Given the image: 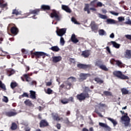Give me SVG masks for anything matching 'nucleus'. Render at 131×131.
I'll use <instances>...</instances> for the list:
<instances>
[{"instance_id": "nucleus-44", "label": "nucleus", "mask_w": 131, "mask_h": 131, "mask_svg": "<svg viewBox=\"0 0 131 131\" xmlns=\"http://www.w3.org/2000/svg\"><path fill=\"white\" fill-rule=\"evenodd\" d=\"M88 10H90V5L89 4H85V7L84 8V12H86Z\"/></svg>"}, {"instance_id": "nucleus-38", "label": "nucleus", "mask_w": 131, "mask_h": 131, "mask_svg": "<svg viewBox=\"0 0 131 131\" xmlns=\"http://www.w3.org/2000/svg\"><path fill=\"white\" fill-rule=\"evenodd\" d=\"M12 14L13 15H16V16H18V15H20V12L18 11L16 9L13 10Z\"/></svg>"}, {"instance_id": "nucleus-47", "label": "nucleus", "mask_w": 131, "mask_h": 131, "mask_svg": "<svg viewBox=\"0 0 131 131\" xmlns=\"http://www.w3.org/2000/svg\"><path fill=\"white\" fill-rule=\"evenodd\" d=\"M66 84H67V85H68L69 87L68 88V90H70V89H71V86H72V83H71V82L68 81H66Z\"/></svg>"}, {"instance_id": "nucleus-52", "label": "nucleus", "mask_w": 131, "mask_h": 131, "mask_svg": "<svg viewBox=\"0 0 131 131\" xmlns=\"http://www.w3.org/2000/svg\"><path fill=\"white\" fill-rule=\"evenodd\" d=\"M22 97L23 98H24V97H26L27 98H29V95H28V94H27V93H24L22 95Z\"/></svg>"}, {"instance_id": "nucleus-37", "label": "nucleus", "mask_w": 131, "mask_h": 131, "mask_svg": "<svg viewBox=\"0 0 131 131\" xmlns=\"http://www.w3.org/2000/svg\"><path fill=\"white\" fill-rule=\"evenodd\" d=\"M8 76H11V75H13V74L15 73V71L13 69L9 70L8 71Z\"/></svg>"}, {"instance_id": "nucleus-53", "label": "nucleus", "mask_w": 131, "mask_h": 131, "mask_svg": "<svg viewBox=\"0 0 131 131\" xmlns=\"http://www.w3.org/2000/svg\"><path fill=\"white\" fill-rule=\"evenodd\" d=\"M125 37L127 39H129V40H131V35L127 34L125 35Z\"/></svg>"}, {"instance_id": "nucleus-7", "label": "nucleus", "mask_w": 131, "mask_h": 131, "mask_svg": "<svg viewBox=\"0 0 131 131\" xmlns=\"http://www.w3.org/2000/svg\"><path fill=\"white\" fill-rule=\"evenodd\" d=\"M39 124V127H40V128L47 127V126H49L50 125V124H49V122L46 119L41 120Z\"/></svg>"}, {"instance_id": "nucleus-41", "label": "nucleus", "mask_w": 131, "mask_h": 131, "mask_svg": "<svg viewBox=\"0 0 131 131\" xmlns=\"http://www.w3.org/2000/svg\"><path fill=\"white\" fill-rule=\"evenodd\" d=\"M60 43L61 46H64V45H65V40H64V38L62 36L60 37Z\"/></svg>"}, {"instance_id": "nucleus-22", "label": "nucleus", "mask_w": 131, "mask_h": 131, "mask_svg": "<svg viewBox=\"0 0 131 131\" xmlns=\"http://www.w3.org/2000/svg\"><path fill=\"white\" fill-rule=\"evenodd\" d=\"M94 80L97 82V83H98V84H102V83H104V81L99 77L95 78Z\"/></svg>"}, {"instance_id": "nucleus-12", "label": "nucleus", "mask_w": 131, "mask_h": 131, "mask_svg": "<svg viewBox=\"0 0 131 131\" xmlns=\"http://www.w3.org/2000/svg\"><path fill=\"white\" fill-rule=\"evenodd\" d=\"M90 26L93 31H97V30L99 29V28L98 27V25H97V24H96V22L94 21H91Z\"/></svg>"}, {"instance_id": "nucleus-19", "label": "nucleus", "mask_w": 131, "mask_h": 131, "mask_svg": "<svg viewBox=\"0 0 131 131\" xmlns=\"http://www.w3.org/2000/svg\"><path fill=\"white\" fill-rule=\"evenodd\" d=\"M124 57L127 59H130L131 58V52L130 50H127L124 54Z\"/></svg>"}, {"instance_id": "nucleus-54", "label": "nucleus", "mask_w": 131, "mask_h": 131, "mask_svg": "<svg viewBox=\"0 0 131 131\" xmlns=\"http://www.w3.org/2000/svg\"><path fill=\"white\" fill-rule=\"evenodd\" d=\"M100 18H101V19H107V16L105 15H103V14H100Z\"/></svg>"}, {"instance_id": "nucleus-16", "label": "nucleus", "mask_w": 131, "mask_h": 131, "mask_svg": "<svg viewBox=\"0 0 131 131\" xmlns=\"http://www.w3.org/2000/svg\"><path fill=\"white\" fill-rule=\"evenodd\" d=\"M5 114L6 116H8V117H12V116H15V115H17V112H16L15 111H14V112H7L5 113Z\"/></svg>"}, {"instance_id": "nucleus-17", "label": "nucleus", "mask_w": 131, "mask_h": 131, "mask_svg": "<svg viewBox=\"0 0 131 131\" xmlns=\"http://www.w3.org/2000/svg\"><path fill=\"white\" fill-rule=\"evenodd\" d=\"M71 40L74 43H77L79 40L77 38H76V36L75 35V34H73L71 37Z\"/></svg>"}, {"instance_id": "nucleus-39", "label": "nucleus", "mask_w": 131, "mask_h": 131, "mask_svg": "<svg viewBox=\"0 0 131 131\" xmlns=\"http://www.w3.org/2000/svg\"><path fill=\"white\" fill-rule=\"evenodd\" d=\"M99 35H105L106 32L103 29H100L98 31Z\"/></svg>"}, {"instance_id": "nucleus-10", "label": "nucleus", "mask_w": 131, "mask_h": 131, "mask_svg": "<svg viewBox=\"0 0 131 131\" xmlns=\"http://www.w3.org/2000/svg\"><path fill=\"white\" fill-rule=\"evenodd\" d=\"M10 32L14 35H17L19 33V29L16 26L12 27L10 29Z\"/></svg>"}, {"instance_id": "nucleus-9", "label": "nucleus", "mask_w": 131, "mask_h": 131, "mask_svg": "<svg viewBox=\"0 0 131 131\" xmlns=\"http://www.w3.org/2000/svg\"><path fill=\"white\" fill-rule=\"evenodd\" d=\"M39 12H40V9H35V10H30V14L34 15L32 16L33 19H36L37 17H35V16L38 15Z\"/></svg>"}, {"instance_id": "nucleus-20", "label": "nucleus", "mask_w": 131, "mask_h": 131, "mask_svg": "<svg viewBox=\"0 0 131 131\" xmlns=\"http://www.w3.org/2000/svg\"><path fill=\"white\" fill-rule=\"evenodd\" d=\"M24 103L26 106H28L29 107H32L33 106V104L32 102L29 99H27L26 101H24Z\"/></svg>"}, {"instance_id": "nucleus-2", "label": "nucleus", "mask_w": 131, "mask_h": 131, "mask_svg": "<svg viewBox=\"0 0 131 131\" xmlns=\"http://www.w3.org/2000/svg\"><path fill=\"white\" fill-rule=\"evenodd\" d=\"M31 57L33 59V58H36V59H40V57H42L43 59L46 58V56L47 57H49V54L43 52H34L33 51H31Z\"/></svg>"}, {"instance_id": "nucleus-56", "label": "nucleus", "mask_w": 131, "mask_h": 131, "mask_svg": "<svg viewBox=\"0 0 131 131\" xmlns=\"http://www.w3.org/2000/svg\"><path fill=\"white\" fill-rule=\"evenodd\" d=\"M64 123H66V124H70V122L69 121V120H68V118H67V119L64 120Z\"/></svg>"}, {"instance_id": "nucleus-15", "label": "nucleus", "mask_w": 131, "mask_h": 131, "mask_svg": "<svg viewBox=\"0 0 131 131\" xmlns=\"http://www.w3.org/2000/svg\"><path fill=\"white\" fill-rule=\"evenodd\" d=\"M61 9L63 11H65V12H66L67 13H70L72 12V11L71 10V9H70L68 6L62 5L61 6Z\"/></svg>"}, {"instance_id": "nucleus-50", "label": "nucleus", "mask_w": 131, "mask_h": 131, "mask_svg": "<svg viewBox=\"0 0 131 131\" xmlns=\"http://www.w3.org/2000/svg\"><path fill=\"white\" fill-rule=\"evenodd\" d=\"M69 79H72V82H73V81H76V78L74 77H70L68 78V80H69Z\"/></svg>"}, {"instance_id": "nucleus-3", "label": "nucleus", "mask_w": 131, "mask_h": 131, "mask_svg": "<svg viewBox=\"0 0 131 131\" xmlns=\"http://www.w3.org/2000/svg\"><path fill=\"white\" fill-rule=\"evenodd\" d=\"M120 112L121 113V114H124V116L121 117V120L125 122L124 123V126H127L128 125H129L130 118H129V117H128L127 113H124V112H123L122 111H120Z\"/></svg>"}, {"instance_id": "nucleus-1", "label": "nucleus", "mask_w": 131, "mask_h": 131, "mask_svg": "<svg viewBox=\"0 0 131 131\" xmlns=\"http://www.w3.org/2000/svg\"><path fill=\"white\" fill-rule=\"evenodd\" d=\"M42 11H46V13L50 15L51 18H55L56 21H60L62 19V14L55 9H51V6L49 5H43L41 6Z\"/></svg>"}, {"instance_id": "nucleus-58", "label": "nucleus", "mask_w": 131, "mask_h": 131, "mask_svg": "<svg viewBox=\"0 0 131 131\" xmlns=\"http://www.w3.org/2000/svg\"><path fill=\"white\" fill-rule=\"evenodd\" d=\"M118 19L120 22H121L123 21V20H124V18H123V17L121 16L119 17Z\"/></svg>"}, {"instance_id": "nucleus-61", "label": "nucleus", "mask_w": 131, "mask_h": 131, "mask_svg": "<svg viewBox=\"0 0 131 131\" xmlns=\"http://www.w3.org/2000/svg\"><path fill=\"white\" fill-rule=\"evenodd\" d=\"M24 77L26 78H29V74H25L23 75Z\"/></svg>"}, {"instance_id": "nucleus-55", "label": "nucleus", "mask_w": 131, "mask_h": 131, "mask_svg": "<svg viewBox=\"0 0 131 131\" xmlns=\"http://www.w3.org/2000/svg\"><path fill=\"white\" fill-rule=\"evenodd\" d=\"M56 127H57V129H61V124L57 123L56 125Z\"/></svg>"}, {"instance_id": "nucleus-26", "label": "nucleus", "mask_w": 131, "mask_h": 131, "mask_svg": "<svg viewBox=\"0 0 131 131\" xmlns=\"http://www.w3.org/2000/svg\"><path fill=\"white\" fill-rule=\"evenodd\" d=\"M50 50H51L53 52H59V51H60V48H59L57 46H55L52 47L50 48Z\"/></svg>"}, {"instance_id": "nucleus-23", "label": "nucleus", "mask_w": 131, "mask_h": 131, "mask_svg": "<svg viewBox=\"0 0 131 131\" xmlns=\"http://www.w3.org/2000/svg\"><path fill=\"white\" fill-rule=\"evenodd\" d=\"M30 98L31 99H32L33 100L36 99V96H35V92L33 91H30Z\"/></svg>"}, {"instance_id": "nucleus-45", "label": "nucleus", "mask_w": 131, "mask_h": 131, "mask_svg": "<svg viewBox=\"0 0 131 131\" xmlns=\"http://www.w3.org/2000/svg\"><path fill=\"white\" fill-rule=\"evenodd\" d=\"M98 0H93V1H92L90 4V5L92 7H95L96 6V2H97Z\"/></svg>"}, {"instance_id": "nucleus-60", "label": "nucleus", "mask_w": 131, "mask_h": 131, "mask_svg": "<svg viewBox=\"0 0 131 131\" xmlns=\"http://www.w3.org/2000/svg\"><path fill=\"white\" fill-rule=\"evenodd\" d=\"M30 70V68L29 66H26V72H28Z\"/></svg>"}, {"instance_id": "nucleus-18", "label": "nucleus", "mask_w": 131, "mask_h": 131, "mask_svg": "<svg viewBox=\"0 0 131 131\" xmlns=\"http://www.w3.org/2000/svg\"><path fill=\"white\" fill-rule=\"evenodd\" d=\"M5 3V0H0V8L1 9H5L6 7L8 6V3Z\"/></svg>"}, {"instance_id": "nucleus-31", "label": "nucleus", "mask_w": 131, "mask_h": 131, "mask_svg": "<svg viewBox=\"0 0 131 131\" xmlns=\"http://www.w3.org/2000/svg\"><path fill=\"white\" fill-rule=\"evenodd\" d=\"M18 86V84L16 82H12L11 83L10 86L12 90H14L16 86Z\"/></svg>"}, {"instance_id": "nucleus-33", "label": "nucleus", "mask_w": 131, "mask_h": 131, "mask_svg": "<svg viewBox=\"0 0 131 131\" xmlns=\"http://www.w3.org/2000/svg\"><path fill=\"white\" fill-rule=\"evenodd\" d=\"M99 68L100 69H102V70H103L104 71H108V68H107V67H106V66L104 64H101L99 67Z\"/></svg>"}, {"instance_id": "nucleus-57", "label": "nucleus", "mask_w": 131, "mask_h": 131, "mask_svg": "<svg viewBox=\"0 0 131 131\" xmlns=\"http://www.w3.org/2000/svg\"><path fill=\"white\" fill-rule=\"evenodd\" d=\"M114 62H116V60H115L114 58L112 59L110 61L111 63L113 65H114Z\"/></svg>"}, {"instance_id": "nucleus-8", "label": "nucleus", "mask_w": 131, "mask_h": 131, "mask_svg": "<svg viewBox=\"0 0 131 131\" xmlns=\"http://www.w3.org/2000/svg\"><path fill=\"white\" fill-rule=\"evenodd\" d=\"M66 28L58 29H57L56 32L58 36L62 37L65 33H66Z\"/></svg>"}, {"instance_id": "nucleus-46", "label": "nucleus", "mask_w": 131, "mask_h": 131, "mask_svg": "<svg viewBox=\"0 0 131 131\" xmlns=\"http://www.w3.org/2000/svg\"><path fill=\"white\" fill-rule=\"evenodd\" d=\"M68 102L69 103V102H71L72 103L74 102V98L73 97H70L68 99Z\"/></svg>"}, {"instance_id": "nucleus-28", "label": "nucleus", "mask_w": 131, "mask_h": 131, "mask_svg": "<svg viewBox=\"0 0 131 131\" xmlns=\"http://www.w3.org/2000/svg\"><path fill=\"white\" fill-rule=\"evenodd\" d=\"M99 125H100V126H101V127H104V128H107V129L110 128L109 126H108V125H107V124L106 123L99 122Z\"/></svg>"}, {"instance_id": "nucleus-24", "label": "nucleus", "mask_w": 131, "mask_h": 131, "mask_svg": "<svg viewBox=\"0 0 131 131\" xmlns=\"http://www.w3.org/2000/svg\"><path fill=\"white\" fill-rule=\"evenodd\" d=\"M121 92L122 93V95H128V94H130L128 90H127L126 88H122L121 89Z\"/></svg>"}, {"instance_id": "nucleus-6", "label": "nucleus", "mask_w": 131, "mask_h": 131, "mask_svg": "<svg viewBox=\"0 0 131 131\" xmlns=\"http://www.w3.org/2000/svg\"><path fill=\"white\" fill-rule=\"evenodd\" d=\"M77 67L79 69H83V70H86V69H91L92 68V64H85L82 63H78Z\"/></svg>"}, {"instance_id": "nucleus-63", "label": "nucleus", "mask_w": 131, "mask_h": 131, "mask_svg": "<svg viewBox=\"0 0 131 131\" xmlns=\"http://www.w3.org/2000/svg\"><path fill=\"white\" fill-rule=\"evenodd\" d=\"M31 85H36V82L35 81H32L31 83Z\"/></svg>"}, {"instance_id": "nucleus-49", "label": "nucleus", "mask_w": 131, "mask_h": 131, "mask_svg": "<svg viewBox=\"0 0 131 131\" xmlns=\"http://www.w3.org/2000/svg\"><path fill=\"white\" fill-rule=\"evenodd\" d=\"M110 13L114 16H118L119 15V13L115 12V11H110Z\"/></svg>"}, {"instance_id": "nucleus-11", "label": "nucleus", "mask_w": 131, "mask_h": 131, "mask_svg": "<svg viewBox=\"0 0 131 131\" xmlns=\"http://www.w3.org/2000/svg\"><path fill=\"white\" fill-rule=\"evenodd\" d=\"M88 76H91V74L81 73L79 75V80H80L81 81H83V80H85V79L88 78Z\"/></svg>"}, {"instance_id": "nucleus-35", "label": "nucleus", "mask_w": 131, "mask_h": 131, "mask_svg": "<svg viewBox=\"0 0 131 131\" xmlns=\"http://www.w3.org/2000/svg\"><path fill=\"white\" fill-rule=\"evenodd\" d=\"M116 64L119 67H123V64H122V62L120 60H116Z\"/></svg>"}, {"instance_id": "nucleus-30", "label": "nucleus", "mask_w": 131, "mask_h": 131, "mask_svg": "<svg viewBox=\"0 0 131 131\" xmlns=\"http://www.w3.org/2000/svg\"><path fill=\"white\" fill-rule=\"evenodd\" d=\"M0 88L3 89V91H7V88H6V85L3 83L1 80H0Z\"/></svg>"}, {"instance_id": "nucleus-48", "label": "nucleus", "mask_w": 131, "mask_h": 131, "mask_svg": "<svg viewBox=\"0 0 131 131\" xmlns=\"http://www.w3.org/2000/svg\"><path fill=\"white\" fill-rule=\"evenodd\" d=\"M3 101V102H5V103H8V102H9V99H8L7 96H4Z\"/></svg>"}, {"instance_id": "nucleus-32", "label": "nucleus", "mask_w": 131, "mask_h": 131, "mask_svg": "<svg viewBox=\"0 0 131 131\" xmlns=\"http://www.w3.org/2000/svg\"><path fill=\"white\" fill-rule=\"evenodd\" d=\"M60 102L63 105H66V104H68V99L64 98L63 99H61Z\"/></svg>"}, {"instance_id": "nucleus-34", "label": "nucleus", "mask_w": 131, "mask_h": 131, "mask_svg": "<svg viewBox=\"0 0 131 131\" xmlns=\"http://www.w3.org/2000/svg\"><path fill=\"white\" fill-rule=\"evenodd\" d=\"M92 91L90 89V88L86 86L84 88V90L83 91V93H92Z\"/></svg>"}, {"instance_id": "nucleus-13", "label": "nucleus", "mask_w": 131, "mask_h": 131, "mask_svg": "<svg viewBox=\"0 0 131 131\" xmlns=\"http://www.w3.org/2000/svg\"><path fill=\"white\" fill-rule=\"evenodd\" d=\"M60 61H62V57L61 56L52 57V62L53 63H58Z\"/></svg>"}, {"instance_id": "nucleus-59", "label": "nucleus", "mask_w": 131, "mask_h": 131, "mask_svg": "<svg viewBox=\"0 0 131 131\" xmlns=\"http://www.w3.org/2000/svg\"><path fill=\"white\" fill-rule=\"evenodd\" d=\"M102 6H103V4H102V3H101V2H98L97 3V7H102Z\"/></svg>"}, {"instance_id": "nucleus-4", "label": "nucleus", "mask_w": 131, "mask_h": 131, "mask_svg": "<svg viewBox=\"0 0 131 131\" xmlns=\"http://www.w3.org/2000/svg\"><path fill=\"white\" fill-rule=\"evenodd\" d=\"M113 74L115 77H117L120 79L126 80L129 79V77L125 75L120 71H115L113 72Z\"/></svg>"}, {"instance_id": "nucleus-43", "label": "nucleus", "mask_w": 131, "mask_h": 131, "mask_svg": "<svg viewBox=\"0 0 131 131\" xmlns=\"http://www.w3.org/2000/svg\"><path fill=\"white\" fill-rule=\"evenodd\" d=\"M103 94L105 96H112V93H111V92L110 91H104Z\"/></svg>"}, {"instance_id": "nucleus-25", "label": "nucleus", "mask_w": 131, "mask_h": 131, "mask_svg": "<svg viewBox=\"0 0 131 131\" xmlns=\"http://www.w3.org/2000/svg\"><path fill=\"white\" fill-rule=\"evenodd\" d=\"M106 22L107 24H116L117 23V21H116L114 19H112L111 18H108L106 20Z\"/></svg>"}, {"instance_id": "nucleus-29", "label": "nucleus", "mask_w": 131, "mask_h": 131, "mask_svg": "<svg viewBox=\"0 0 131 131\" xmlns=\"http://www.w3.org/2000/svg\"><path fill=\"white\" fill-rule=\"evenodd\" d=\"M107 119H108V120H110V121H111V122H112V123L114 125V126H116V125H117V122H116V121H115L114 119H112L111 118H107Z\"/></svg>"}, {"instance_id": "nucleus-62", "label": "nucleus", "mask_w": 131, "mask_h": 131, "mask_svg": "<svg viewBox=\"0 0 131 131\" xmlns=\"http://www.w3.org/2000/svg\"><path fill=\"white\" fill-rule=\"evenodd\" d=\"M25 131H30L31 130V128L29 127H26L25 128Z\"/></svg>"}, {"instance_id": "nucleus-64", "label": "nucleus", "mask_w": 131, "mask_h": 131, "mask_svg": "<svg viewBox=\"0 0 131 131\" xmlns=\"http://www.w3.org/2000/svg\"><path fill=\"white\" fill-rule=\"evenodd\" d=\"M125 24L130 25L131 24V20H130V19H128V21L125 22Z\"/></svg>"}, {"instance_id": "nucleus-42", "label": "nucleus", "mask_w": 131, "mask_h": 131, "mask_svg": "<svg viewBox=\"0 0 131 131\" xmlns=\"http://www.w3.org/2000/svg\"><path fill=\"white\" fill-rule=\"evenodd\" d=\"M46 93L48 94V95H51L53 94V90L51 88H48L47 91H46Z\"/></svg>"}, {"instance_id": "nucleus-40", "label": "nucleus", "mask_w": 131, "mask_h": 131, "mask_svg": "<svg viewBox=\"0 0 131 131\" xmlns=\"http://www.w3.org/2000/svg\"><path fill=\"white\" fill-rule=\"evenodd\" d=\"M101 64H102V61L97 60L95 62V66H97V67H99V68H100V66H101V65H102Z\"/></svg>"}, {"instance_id": "nucleus-27", "label": "nucleus", "mask_w": 131, "mask_h": 131, "mask_svg": "<svg viewBox=\"0 0 131 131\" xmlns=\"http://www.w3.org/2000/svg\"><path fill=\"white\" fill-rule=\"evenodd\" d=\"M17 127L18 126H17V124H16L15 122H13L12 123L10 128L11 130H16Z\"/></svg>"}, {"instance_id": "nucleus-36", "label": "nucleus", "mask_w": 131, "mask_h": 131, "mask_svg": "<svg viewBox=\"0 0 131 131\" xmlns=\"http://www.w3.org/2000/svg\"><path fill=\"white\" fill-rule=\"evenodd\" d=\"M53 118L54 120H56V121H60L61 120V119H60V117L58 115H55L53 116Z\"/></svg>"}, {"instance_id": "nucleus-51", "label": "nucleus", "mask_w": 131, "mask_h": 131, "mask_svg": "<svg viewBox=\"0 0 131 131\" xmlns=\"http://www.w3.org/2000/svg\"><path fill=\"white\" fill-rule=\"evenodd\" d=\"M72 22H74L75 24H78V22H77V20H76V19H75L74 17L72 18Z\"/></svg>"}, {"instance_id": "nucleus-5", "label": "nucleus", "mask_w": 131, "mask_h": 131, "mask_svg": "<svg viewBox=\"0 0 131 131\" xmlns=\"http://www.w3.org/2000/svg\"><path fill=\"white\" fill-rule=\"evenodd\" d=\"M76 98L79 102H82V101H84L86 99H89L90 98V94L88 92H82L80 94L77 95Z\"/></svg>"}, {"instance_id": "nucleus-21", "label": "nucleus", "mask_w": 131, "mask_h": 131, "mask_svg": "<svg viewBox=\"0 0 131 131\" xmlns=\"http://www.w3.org/2000/svg\"><path fill=\"white\" fill-rule=\"evenodd\" d=\"M111 43H112L114 48H115L116 49H119L120 48V44L117 43L116 41H111Z\"/></svg>"}, {"instance_id": "nucleus-14", "label": "nucleus", "mask_w": 131, "mask_h": 131, "mask_svg": "<svg viewBox=\"0 0 131 131\" xmlns=\"http://www.w3.org/2000/svg\"><path fill=\"white\" fill-rule=\"evenodd\" d=\"M91 55V51L90 50H84L82 52L81 56L84 58H89Z\"/></svg>"}]
</instances>
